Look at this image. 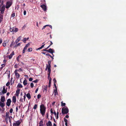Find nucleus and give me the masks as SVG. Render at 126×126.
I'll return each instance as SVG.
<instances>
[{"label":"nucleus","instance_id":"f257e3e1","mask_svg":"<svg viewBox=\"0 0 126 126\" xmlns=\"http://www.w3.org/2000/svg\"><path fill=\"white\" fill-rule=\"evenodd\" d=\"M40 110L41 114L43 116L45 115L46 110V108L44 105L41 104L40 106Z\"/></svg>","mask_w":126,"mask_h":126},{"label":"nucleus","instance_id":"f03ea898","mask_svg":"<svg viewBox=\"0 0 126 126\" xmlns=\"http://www.w3.org/2000/svg\"><path fill=\"white\" fill-rule=\"evenodd\" d=\"M69 112V110L67 107H63L62 109V113L63 114H67Z\"/></svg>","mask_w":126,"mask_h":126},{"label":"nucleus","instance_id":"7ed1b4c3","mask_svg":"<svg viewBox=\"0 0 126 126\" xmlns=\"http://www.w3.org/2000/svg\"><path fill=\"white\" fill-rule=\"evenodd\" d=\"M21 123V121L19 120L15 121L13 124V126H19Z\"/></svg>","mask_w":126,"mask_h":126},{"label":"nucleus","instance_id":"20e7f679","mask_svg":"<svg viewBox=\"0 0 126 126\" xmlns=\"http://www.w3.org/2000/svg\"><path fill=\"white\" fill-rule=\"evenodd\" d=\"M0 11L1 12V13L3 14L4 13V12L5 9V7L4 5H3L2 6L0 7Z\"/></svg>","mask_w":126,"mask_h":126},{"label":"nucleus","instance_id":"39448f33","mask_svg":"<svg viewBox=\"0 0 126 126\" xmlns=\"http://www.w3.org/2000/svg\"><path fill=\"white\" fill-rule=\"evenodd\" d=\"M12 3L11 2L8 1H7L6 3V8L8 9L11 5Z\"/></svg>","mask_w":126,"mask_h":126},{"label":"nucleus","instance_id":"423d86ee","mask_svg":"<svg viewBox=\"0 0 126 126\" xmlns=\"http://www.w3.org/2000/svg\"><path fill=\"white\" fill-rule=\"evenodd\" d=\"M11 101L10 98L8 99L7 100L6 104L7 106H9L11 104Z\"/></svg>","mask_w":126,"mask_h":126},{"label":"nucleus","instance_id":"0eeeda50","mask_svg":"<svg viewBox=\"0 0 126 126\" xmlns=\"http://www.w3.org/2000/svg\"><path fill=\"white\" fill-rule=\"evenodd\" d=\"M41 7L42 8L44 11H46L47 10V6L44 4H43L41 5Z\"/></svg>","mask_w":126,"mask_h":126},{"label":"nucleus","instance_id":"6e6552de","mask_svg":"<svg viewBox=\"0 0 126 126\" xmlns=\"http://www.w3.org/2000/svg\"><path fill=\"white\" fill-rule=\"evenodd\" d=\"M16 71H14V73L15 76H16V78L17 79H19L20 77V75Z\"/></svg>","mask_w":126,"mask_h":126},{"label":"nucleus","instance_id":"1a4fd4ad","mask_svg":"<svg viewBox=\"0 0 126 126\" xmlns=\"http://www.w3.org/2000/svg\"><path fill=\"white\" fill-rule=\"evenodd\" d=\"M12 101L15 104L16 103V98L15 96L13 97Z\"/></svg>","mask_w":126,"mask_h":126},{"label":"nucleus","instance_id":"9d476101","mask_svg":"<svg viewBox=\"0 0 126 126\" xmlns=\"http://www.w3.org/2000/svg\"><path fill=\"white\" fill-rule=\"evenodd\" d=\"M9 113L8 112H6V116H5V119H8V118H9V117H11V118H12V116H9Z\"/></svg>","mask_w":126,"mask_h":126},{"label":"nucleus","instance_id":"9b49d317","mask_svg":"<svg viewBox=\"0 0 126 126\" xmlns=\"http://www.w3.org/2000/svg\"><path fill=\"white\" fill-rule=\"evenodd\" d=\"M5 100V98L4 96H1V97L0 101L1 102H4Z\"/></svg>","mask_w":126,"mask_h":126},{"label":"nucleus","instance_id":"f8f14e48","mask_svg":"<svg viewBox=\"0 0 126 126\" xmlns=\"http://www.w3.org/2000/svg\"><path fill=\"white\" fill-rule=\"evenodd\" d=\"M48 52L51 53H53L54 52V50L51 48H50L48 49Z\"/></svg>","mask_w":126,"mask_h":126},{"label":"nucleus","instance_id":"ddd939ff","mask_svg":"<svg viewBox=\"0 0 126 126\" xmlns=\"http://www.w3.org/2000/svg\"><path fill=\"white\" fill-rule=\"evenodd\" d=\"M20 89H18L16 91V93L15 94V95L17 96H18L19 94V93Z\"/></svg>","mask_w":126,"mask_h":126},{"label":"nucleus","instance_id":"4468645a","mask_svg":"<svg viewBox=\"0 0 126 126\" xmlns=\"http://www.w3.org/2000/svg\"><path fill=\"white\" fill-rule=\"evenodd\" d=\"M21 38V37L19 36L15 41V43H16V44H17L19 41H20Z\"/></svg>","mask_w":126,"mask_h":126},{"label":"nucleus","instance_id":"2eb2a0df","mask_svg":"<svg viewBox=\"0 0 126 126\" xmlns=\"http://www.w3.org/2000/svg\"><path fill=\"white\" fill-rule=\"evenodd\" d=\"M5 106V104L4 102H2L0 101V106L2 108Z\"/></svg>","mask_w":126,"mask_h":126},{"label":"nucleus","instance_id":"dca6fc26","mask_svg":"<svg viewBox=\"0 0 126 126\" xmlns=\"http://www.w3.org/2000/svg\"><path fill=\"white\" fill-rule=\"evenodd\" d=\"M2 91L3 92V94H5L7 92V90L5 89V86H3V90Z\"/></svg>","mask_w":126,"mask_h":126},{"label":"nucleus","instance_id":"f3484780","mask_svg":"<svg viewBox=\"0 0 126 126\" xmlns=\"http://www.w3.org/2000/svg\"><path fill=\"white\" fill-rule=\"evenodd\" d=\"M14 53L13 51L12 53L10 54L8 56V57L10 59H11L12 58L13 56L14 55Z\"/></svg>","mask_w":126,"mask_h":126},{"label":"nucleus","instance_id":"a211bd4d","mask_svg":"<svg viewBox=\"0 0 126 126\" xmlns=\"http://www.w3.org/2000/svg\"><path fill=\"white\" fill-rule=\"evenodd\" d=\"M47 85H46V86H44L43 87V91L44 92V91H45L46 92L47 91Z\"/></svg>","mask_w":126,"mask_h":126},{"label":"nucleus","instance_id":"6ab92c4d","mask_svg":"<svg viewBox=\"0 0 126 126\" xmlns=\"http://www.w3.org/2000/svg\"><path fill=\"white\" fill-rule=\"evenodd\" d=\"M43 121L42 120H41L40 121L39 123V126H44V124H43Z\"/></svg>","mask_w":126,"mask_h":126},{"label":"nucleus","instance_id":"aec40b11","mask_svg":"<svg viewBox=\"0 0 126 126\" xmlns=\"http://www.w3.org/2000/svg\"><path fill=\"white\" fill-rule=\"evenodd\" d=\"M47 126H52V124L51 122L50 121H49L47 123Z\"/></svg>","mask_w":126,"mask_h":126},{"label":"nucleus","instance_id":"412c9836","mask_svg":"<svg viewBox=\"0 0 126 126\" xmlns=\"http://www.w3.org/2000/svg\"><path fill=\"white\" fill-rule=\"evenodd\" d=\"M28 99H30L31 98V96L30 93H28L26 95Z\"/></svg>","mask_w":126,"mask_h":126},{"label":"nucleus","instance_id":"4be33fe9","mask_svg":"<svg viewBox=\"0 0 126 126\" xmlns=\"http://www.w3.org/2000/svg\"><path fill=\"white\" fill-rule=\"evenodd\" d=\"M29 38L28 37L27 38H24L23 40H22L23 41L24 43H26V41L29 39Z\"/></svg>","mask_w":126,"mask_h":126},{"label":"nucleus","instance_id":"5701e85b","mask_svg":"<svg viewBox=\"0 0 126 126\" xmlns=\"http://www.w3.org/2000/svg\"><path fill=\"white\" fill-rule=\"evenodd\" d=\"M54 95H56L57 94H58V92L57 91V88H56V89H55L54 90Z\"/></svg>","mask_w":126,"mask_h":126},{"label":"nucleus","instance_id":"b1692460","mask_svg":"<svg viewBox=\"0 0 126 126\" xmlns=\"http://www.w3.org/2000/svg\"><path fill=\"white\" fill-rule=\"evenodd\" d=\"M3 16L2 15H1L0 13V23H1L3 19Z\"/></svg>","mask_w":126,"mask_h":126},{"label":"nucleus","instance_id":"393cba45","mask_svg":"<svg viewBox=\"0 0 126 126\" xmlns=\"http://www.w3.org/2000/svg\"><path fill=\"white\" fill-rule=\"evenodd\" d=\"M23 84L24 85H26L27 84V81L25 79L23 82Z\"/></svg>","mask_w":126,"mask_h":126},{"label":"nucleus","instance_id":"a878e982","mask_svg":"<svg viewBox=\"0 0 126 126\" xmlns=\"http://www.w3.org/2000/svg\"><path fill=\"white\" fill-rule=\"evenodd\" d=\"M22 85L20 83H19L17 86V88H22Z\"/></svg>","mask_w":126,"mask_h":126},{"label":"nucleus","instance_id":"bb28decb","mask_svg":"<svg viewBox=\"0 0 126 126\" xmlns=\"http://www.w3.org/2000/svg\"><path fill=\"white\" fill-rule=\"evenodd\" d=\"M51 65H48V64H47V67L46 69V70H47V69H50Z\"/></svg>","mask_w":126,"mask_h":126},{"label":"nucleus","instance_id":"cd10ccee","mask_svg":"<svg viewBox=\"0 0 126 126\" xmlns=\"http://www.w3.org/2000/svg\"><path fill=\"white\" fill-rule=\"evenodd\" d=\"M3 0L2 1V0H0V7H1L3 4Z\"/></svg>","mask_w":126,"mask_h":126},{"label":"nucleus","instance_id":"c85d7f7f","mask_svg":"<svg viewBox=\"0 0 126 126\" xmlns=\"http://www.w3.org/2000/svg\"><path fill=\"white\" fill-rule=\"evenodd\" d=\"M15 29V28L14 27H13L12 28H10L9 29V30L11 32H14V30Z\"/></svg>","mask_w":126,"mask_h":126},{"label":"nucleus","instance_id":"c756f323","mask_svg":"<svg viewBox=\"0 0 126 126\" xmlns=\"http://www.w3.org/2000/svg\"><path fill=\"white\" fill-rule=\"evenodd\" d=\"M21 56V55H19L17 57V61L18 62L19 61V59Z\"/></svg>","mask_w":126,"mask_h":126},{"label":"nucleus","instance_id":"7c9ffc66","mask_svg":"<svg viewBox=\"0 0 126 126\" xmlns=\"http://www.w3.org/2000/svg\"><path fill=\"white\" fill-rule=\"evenodd\" d=\"M61 106L62 107L65 106L66 105L65 103H63V101L61 102Z\"/></svg>","mask_w":126,"mask_h":126},{"label":"nucleus","instance_id":"2f4dec72","mask_svg":"<svg viewBox=\"0 0 126 126\" xmlns=\"http://www.w3.org/2000/svg\"><path fill=\"white\" fill-rule=\"evenodd\" d=\"M14 41H13L11 42V44L10 45V47H11L13 45H14L15 43V42L14 43Z\"/></svg>","mask_w":126,"mask_h":126},{"label":"nucleus","instance_id":"473e14b6","mask_svg":"<svg viewBox=\"0 0 126 126\" xmlns=\"http://www.w3.org/2000/svg\"><path fill=\"white\" fill-rule=\"evenodd\" d=\"M15 71H16L17 72V71L21 72V71H22V70L21 68H19L18 69H16L15 70Z\"/></svg>","mask_w":126,"mask_h":126},{"label":"nucleus","instance_id":"72a5a7b5","mask_svg":"<svg viewBox=\"0 0 126 126\" xmlns=\"http://www.w3.org/2000/svg\"><path fill=\"white\" fill-rule=\"evenodd\" d=\"M18 31V29L17 28H15L14 32H17Z\"/></svg>","mask_w":126,"mask_h":126},{"label":"nucleus","instance_id":"f704fd0d","mask_svg":"<svg viewBox=\"0 0 126 126\" xmlns=\"http://www.w3.org/2000/svg\"><path fill=\"white\" fill-rule=\"evenodd\" d=\"M37 104H35L34 106L33 107V109L35 110L36 109V108L37 107Z\"/></svg>","mask_w":126,"mask_h":126},{"label":"nucleus","instance_id":"c9c22d12","mask_svg":"<svg viewBox=\"0 0 126 126\" xmlns=\"http://www.w3.org/2000/svg\"><path fill=\"white\" fill-rule=\"evenodd\" d=\"M20 43H18L15 46H14V47H18V46H20Z\"/></svg>","mask_w":126,"mask_h":126},{"label":"nucleus","instance_id":"e433bc0d","mask_svg":"<svg viewBox=\"0 0 126 126\" xmlns=\"http://www.w3.org/2000/svg\"><path fill=\"white\" fill-rule=\"evenodd\" d=\"M46 27L47 26H49V27L51 29H52V27L51 25H45Z\"/></svg>","mask_w":126,"mask_h":126},{"label":"nucleus","instance_id":"4c0bfd02","mask_svg":"<svg viewBox=\"0 0 126 126\" xmlns=\"http://www.w3.org/2000/svg\"><path fill=\"white\" fill-rule=\"evenodd\" d=\"M41 97V95L39 94H38L37 95V98L38 99L40 98Z\"/></svg>","mask_w":126,"mask_h":126},{"label":"nucleus","instance_id":"58836bf2","mask_svg":"<svg viewBox=\"0 0 126 126\" xmlns=\"http://www.w3.org/2000/svg\"><path fill=\"white\" fill-rule=\"evenodd\" d=\"M51 72V70L50 69H48V74H50Z\"/></svg>","mask_w":126,"mask_h":126},{"label":"nucleus","instance_id":"ea45409f","mask_svg":"<svg viewBox=\"0 0 126 126\" xmlns=\"http://www.w3.org/2000/svg\"><path fill=\"white\" fill-rule=\"evenodd\" d=\"M48 65H51L50 64H51V61L49 60L48 61Z\"/></svg>","mask_w":126,"mask_h":126},{"label":"nucleus","instance_id":"a19ab883","mask_svg":"<svg viewBox=\"0 0 126 126\" xmlns=\"http://www.w3.org/2000/svg\"><path fill=\"white\" fill-rule=\"evenodd\" d=\"M15 13H13L11 15V17H14L15 16Z\"/></svg>","mask_w":126,"mask_h":126},{"label":"nucleus","instance_id":"79ce46f5","mask_svg":"<svg viewBox=\"0 0 126 126\" xmlns=\"http://www.w3.org/2000/svg\"><path fill=\"white\" fill-rule=\"evenodd\" d=\"M5 64H2L1 65L2 67H0V68L1 69H2L3 68V67H4L5 66Z\"/></svg>","mask_w":126,"mask_h":126},{"label":"nucleus","instance_id":"37998d69","mask_svg":"<svg viewBox=\"0 0 126 126\" xmlns=\"http://www.w3.org/2000/svg\"><path fill=\"white\" fill-rule=\"evenodd\" d=\"M32 50V48H30L28 49V51L29 52L31 51Z\"/></svg>","mask_w":126,"mask_h":126},{"label":"nucleus","instance_id":"c03bdc74","mask_svg":"<svg viewBox=\"0 0 126 126\" xmlns=\"http://www.w3.org/2000/svg\"><path fill=\"white\" fill-rule=\"evenodd\" d=\"M6 43L5 42H4L2 44L3 46L4 47H5L6 46Z\"/></svg>","mask_w":126,"mask_h":126},{"label":"nucleus","instance_id":"a18cd8bd","mask_svg":"<svg viewBox=\"0 0 126 126\" xmlns=\"http://www.w3.org/2000/svg\"><path fill=\"white\" fill-rule=\"evenodd\" d=\"M38 81V80L37 79H36V80L33 81L32 82H34L35 83L37 82Z\"/></svg>","mask_w":126,"mask_h":126},{"label":"nucleus","instance_id":"49530a36","mask_svg":"<svg viewBox=\"0 0 126 126\" xmlns=\"http://www.w3.org/2000/svg\"><path fill=\"white\" fill-rule=\"evenodd\" d=\"M34 86V84L33 83H32L31 84V88H32Z\"/></svg>","mask_w":126,"mask_h":126},{"label":"nucleus","instance_id":"de8ad7c7","mask_svg":"<svg viewBox=\"0 0 126 126\" xmlns=\"http://www.w3.org/2000/svg\"><path fill=\"white\" fill-rule=\"evenodd\" d=\"M10 83L9 82H8L6 84V86H8L10 84Z\"/></svg>","mask_w":126,"mask_h":126},{"label":"nucleus","instance_id":"09e8293b","mask_svg":"<svg viewBox=\"0 0 126 126\" xmlns=\"http://www.w3.org/2000/svg\"><path fill=\"white\" fill-rule=\"evenodd\" d=\"M53 81H54V83H55L56 82V80L55 78H54L53 79Z\"/></svg>","mask_w":126,"mask_h":126},{"label":"nucleus","instance_id":"8fccbe9b","mask_svg":"<svg viewBox=\"0 0 126 126\" xmlns=\"http://www.w3.org/2000/svg\"><path fill=\"white\" fill-rule=\"evenodd\" d=\"M26 27V25L25 24L24 25L23 27L22 28V30L24 29Z\"/></svg>","mask_w":126,"mask_h":126},{"label":"nucleus","instance_id":"3c124183","mask_svg":"<svg viewBox=\"0 0 126 126\" xmlns=\"http://www.w3.org/2000/svg\"><path fill=\"white\" fill-rule=\"evenodd\" d=\"M47 49L45 48L43 49V51H47L48 52V50Z\"/></svg>","mask_w":126,"mask_h":126},{"label":"nucleus","instance_id":"603ef678","mask_svg":"<svg viewBox=\"0 0 126 126\" xmlns=\"http://www.w3.org/2000/svg\"><path fill=\"white\" fill-rule=\"evenodd\" d=\"M51 82H50L49 81V84H48V87H50L51 86Z\"/></svg>","mask_w":126,"mask_h":126},{"label":"nucleus","instance_id":"864d4df0","mask_svg":"<svg viewBox=\"0 0 126 126\" xmlns=\"http://www.w3.org/2000/svg\"><path fill=\"white\" fill-rule=\"evenodd\" d=\"M30 44L29 43H28L25 46L27 48L28 47H29V46H30Z\"/></svg>","mask_w":126,"mask_h":126},{"label":"nucleus","instance_id":"5fc2aeb1","mask_svg":"<svg viewBox=\"0 0 126 126\" xmlns=\"http://www.w3.org/2000/svg\"><path fill=\"white\" fill-rule=\"evenodd\" d=\"M13 111V109L12 108L10 110V112L11 113H12Z\"/></svg>","mask_w":126,"mask_h":126},{"label":"nucleus","instance_id":"6e6d98bb","mask_svg":"<svg viewBox=\"0 0 126 126\" xmlns=\"http://www.w3.org/2000/svg\"><path fill=\"white\" fill-rule=\"evenodd\" d=\"M64 121L65 122V123L67 122L68 121L67 120V119H66L65 118H64Z\"/></svg>","mask_w":126,"mask_h":126},{"label":"nucleus","instance_id":"4d7b16f0","mask_svg":"<svg viewBox=\"0 0 126 126\" xmlns=\"http://www.w3.org/2000/svg\"><path fill=\"white\" fill-rule=\"evenodd\" d=\"M11 117H9V122L10 124H11Z\"/></svg>","mask_w":126,"mask_h":126},{"label":"nucleus","instance_id":"13d9d810","mask_svg":"<svg viewBox=\"0 0 126 126\" xmlns=\"http://www.w3.org/2000/svg\"><path fill=\"white\" fill-rule=\"evenodd\" d=\"M50 111L51 112V113L52 114L53 113V110H52V109H51L50 110Z\"/></svg>","mask_w":126,"mask_h":126},{"label":"nucleus","instance_id":"bf43d9fd","mask_svg":"<svg viewBox=\"0 0 126 126\" xmlns=\"http://www.w3.org/2000/svg\"><path fill=\"white\" fill-rule=\"evenodd\" d=\"M46 117L47 118H48V113L47 112L46 113Z\"/></svg>","mask_w":126,"mask_h":126},{"label":"nucleus","instance_id":"052dcab7","mask_svg":"<svg viewBox=\"0 0 126 126\" xmlns=\"http://www.w3.org/2000/svg\"><path fill=\"white\" fill-rule=\"evenodd\" d=\"M33 79L32 78H30L29 79V80L30 81H31Z\"/></svg>","mask_w":126,"mask_h":126},{"label":"nucleus","instance_id":"680f3d73","mask_svg":"<svg viewBox=\"0 0 126 126\" xmlns=\"http://www.w3.org/2000/svg\"><path fill=\"white\" fill-rule=\"evenodd\" d=\"M4 94L3 93V92L2 91L0 92V95H3Z\"/></svg>","mask_w":126,"mask_h":126},{"label":"nucleus","instance_id":"e2e57ef3","mask_svg":"<svg viewBox=\"0 0 126 126\" xmlns=\"http://www.w3.org/2000/svg\"><path fill=\"white\" fill-rule=\"evenodd\" d=\"M14 67L16 68H17L18 67H17V65L16 64L14 65Z\"/></svg>","mask_w":126,"mask_h":126},{"label":"nucleus","instance_id":"0e129e2a","mask_svg":"<svg viewBox=\"0 0 126 126\" xmlns=\"http://www.w3.org/2000/svg\"><path fill=\"white\" fill-rule=\"evenodd\" d=\"M26 50L25 49H23V52H22L23 53H25Z\"/></svg>","mask_w":126,"mask_h":126},{"label":"nucleus","instance_id":"69168bd1","mask_svg":"<svg viewBox=\"0 0 126 126\" xmlns=\"http://www.w3.org/2000/svg\"><path fill=\"white\" fill-rule=\"evenodd\" d=\"M24 15H26V10H24Z\"/></svg>","mask_w":126,"mask_h":126},{"label":"nucleus","instance_id":"338daca9","mask_svg":"<svg viewBox=\"0 0 126 126\" xmlns=\"http://www.w3.org/2000/svg\"><path fill=\"white\" fill-rule=\"evenodd\" d=\"M53 113H54L55 116H56L57 114H56V112L55 111H54V112H53Z\"/></svg>","mask_w":126,"mask_h":126},{"label":"nucleus","instance_id":"774afa93","mask_svg":"<svg viewBox=\"0 0 126 126\" xmlns=\"http://www.w3.org/2000/svg\"><path fill=\"white\" fill-rule=\"evenodd\" d=\"M46 55L47 56H50V54L49 53H47L46 54Z\"/></svg>","mask_w":126,"mask_h":126}]
</instances>
